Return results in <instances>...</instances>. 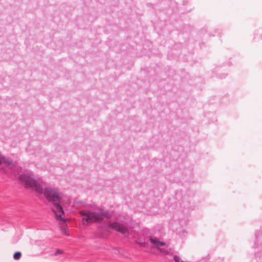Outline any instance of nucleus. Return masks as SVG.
Here are the masks:
<instances>
[{
  "instance_id": "4",
  "label": "nucleus",
  "mask_w": 262,
  "mask_h": 262,
  "mask_svg": "<svg viewBox=\"0 0 262 262\" xmlns=\"http://www.w3.org/2000/svg\"><path fill=\"white\" fill-rule=\"evenodd\" d=\"M107 222L108 227L110 229L120 232L125 235H128L129 232L128 229L122 224L116 222L111 223L108 221Z\"/></svg>"
},
{
  "instance_id": "5",
  "label": "nucleus",
  "mask_w": 262,
  "mask_h": 262,
  "mask_svg": "<svg viewBox=\"0 0 262 262\" xmlns=\"http://www.w3.org/2000/svg\"><path fill=\"white\" fill-rule=\"evenodd\" d=\"M149 239L150 243L154 245V247L157 249L160 247L164 246L165 245V243L160 242L158 238L155 237L150 236Z\"/></svg>"
},
{
  "instance_id": "8",
  "label": "nucleus",
  "mask_w": 262,
  "mask_h": 262,
  "mask_svg": "<svg viewBox=\"0 0 262 262\" xmlns=\"http://www.w3.org/2000/svg\"><path fill=\"white\" fill-rule=\"evenodd\" d=\"M174 260L175 262H184L180 257L177 255L174 256Z\"/></svg>"
},
{
  "instance_id": "3",
  "label": "nucleus",
  "mask_w": 262,
  "mask_h": 262,
  "mask_svg": "<svg viewBox=\"0 0 262 262\" xmlns=\"http://www.w3.org/2000/svg\"><path fill=\"white\" fill-rule=\"evenodd\" d=\"M148 233V232L147 230H141L139 227H137L130 234L133 238H137L138 244L141 247L148 248L149 245L146 240Z\"/></svg>"
},
{
  "instance_id": "9",
  "label": "nucleus",
  "mask_w": 262,
  "mask_h": 262,
  "mask_svg": "<svg viewBox=\"0 0 262 262\" xmlns=\"http://www.w3.org/2000/svg\"><path fill=\"white\" fill-rule=\"evenodd\" d=\"M62 252V251L60 250H57L56 252H55V254H59V253H61Z\"/></svg>"
},
{
  "instance_id": "2",
  "label": "nucleus",
  "mask_w": 262,
  "mask_h": 262,
  "mask_svg": "<svg viewBox=\"0 0 262 262\" xmlns=\"http://www.w3.org/2000/svg\"><path fill=\"white\" fill-rule=\"evenodd\" d=\"M80 213L82 216V223L83 225L94 221H102L104 218L107 220L108 218L107 213L101 209H98V212L82 210Z\"/></svg>"
},
{
  "instance_id": "1",
  "label": "nucleus",
  "mask_w": 262,
  "mask_h": 262,
  "mask_svg": "<svg viewBox=\"0 0 262 262\" xmlns=\"http://www.w3.org/2000/svg\"><path fill=\"white\" fill-rule=\"evenodd\" d=\"M18 180L26 187L32 189L38 194H43L52 204V210L60 226L63 233H66L68 226L64 219V213L61 206L62 195L59 191L49 185L41 178L35 179L33 174L29 172L21 174Z\"/></svg>"
},
{
  "instance_id": "7",
  "label": "nucleus",
  "mask_w": 262,
  "mask_h": 262,
  "mask_svg": "<svg viewBox=\"0 0 262 262\" xmlns=\"http://www.w3.org/2000/svg\"><path fill=\"white\" fill-rule=\"evenodd\" d=\"M21 254L20 252H16L14 253L13 255V258L14 259L18 260L21 257Z\"/></svg>"
},
{
  "instance_id": "6",
  "label": "nucleus",
  "mask_w": 262,
  "mask_h": 262,
  "mask_svg": "<svg viewBox=\"0 0 262 262\" xmlns=\"http://www.w3.org/2000/svg\"><path fill=\"white\" fill-rule=\"evenodd\" d=\"M158 250L163 254H168L170 253L171 248L169 247H166L165 248H159Z\"/></svg>"
}]
</instances>
